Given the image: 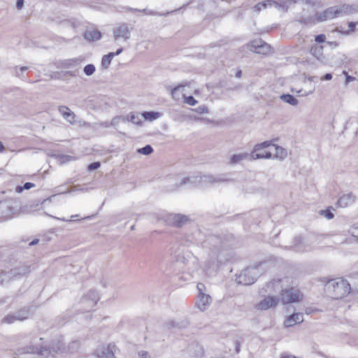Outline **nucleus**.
Returning a JSON list of instances; mask_svg holds the SVG:
<instances>
[{
  "label": "nucleus",
  "instance_id": "b1692460",
  "mask_svg": "<svg viewBox=\"0 0 358 358\" xmlns=\"http://www.w3.org/2000/svg\"><path fill=\"white\" fill-rule=\"evenodd\" d=\"M271 6H274L277 9L282 11L287 12L289 8V5L287 1L278 2L273 0H271Z\"/></svg>",
  "mask_w": 358,
  "mask_h": 358
},
{
  "label": "nucleus",
  "instance_id": "6ab92c4d",
  "mask_svg": "<svg viewBox=\"0 0 358 358\" xmlns=\"http://www.w3.org/2000/svg\"><path fill=\"white\" fill-rule=\"evenodd\" d=\"M250 156L252 159H270L272 157V154L271 152L264 150V149L259 152H255L254 148Z\"/></svg>",
  "mask_w": 358,
  "mask_h": 358
},
{
  "label": "nucleus",
  "instance_id": "c03bdc74",
  "mask_svg": "<svg viewBox=\"0 0 358 358\" xmlns=\"http://www.w3.org/2000/svg\"><path fill=\"white\" fill-rule=\"evenodd\" d=\"M320 215H324L328 220H331L332 218H334V215L333 213H331V211L330 210V209H327L325 210H322L320 211Z\"/></svg>",
  "mask_w": 358,
  "mask_h": 358
},
{
  "label": "nucleus",
  "instance_id": "603ef678",
  "mask_svg": "<svg viewBox=\"0 0 358 358\" xmlns=\"http://www.w3.org/2000/svg\"><path fill=\"white\" fill-rule=\"evenodd\" d=\"M76 124H78L79 126H82V127H91V124L87 122H85L84 120H76Z\"/></svg>",
  "mask_w": 358,
  "mask_h": 358
},
{
  "label": "nucleus",
  "instance_id": "49530a36",
  "mask_svg": "<svg viewBox=\"0 0 358 358\" xmlns=\"http://www.w3.org/2000/svg\"><path fill=\"white\" fill-rule=\"evenodd\" d=\"M8 279H10L8 277V272L6 273L4 271H1L0 273V284H3L4 282L8 281Z\"/></svg>",
  "mask_w": 358,
  "mask_h": 358
},
{
  "label": "nucleus",
  "instance_id": "7ed1b4c3",
  "mask_svg": "<svg viewBox=\"0 0 358 358\" xmlns=\"http://www.w3.org/2000/svg\"><path fill=\"white\" fill-rule=\"evenodd\" d=\"M21 350V353L37 354L44 357H48L50 355L51 357H54L55 354L65 352L66 347L61 341H57V343H53L52 345L48 348L41 347L39 348L36 346L29 345L22 349Z\"/></svg>",
  "mask_w": 358,
  "mask_h": 358
},
{
  "label": "nucleus",
  "instance_id": "de8ad7c7",
  "mask_svg": "<svg viewBox=\"0 0 358 358\" xmlns=\"http://www.w3.org/2000/svg\"><path fill=\"white\" fill-rule=\"evenodd\" d=\"M326 40V36L323 34L317 35L315 37V41L317 43H324Z\"/></svg>",
  "mask_w": 358,
  "mask_h": 358
},
{
  "label": "nucleus",
  "instance_id": "5fc2aeb1",
  "mask_svg": "<svg viewBox=\"0 0 358 358\" xmlns=\"http://www.w3.org/2000/svg\"><path fill=\"white\" fill-rule=\"evenodd\" d=\"M24 0H17L16 7L18 10H21L23 8Z\"/></svg>",
  "mask_w": 358,
  "mask_h": 358
},
{
  "label": "nucleus",
  "instance_id": "e2e57ef3",
  "mask_svg": "<svg viewBox=\"0 0 358 358\" xmlns=\"http://www.w3.org/2000/svg\"><path fill=\"white\" fill-rule=\"evenodd\" d=\"M351 229H358V222L353 224L351 226Z\"/></svg>",
  "mask_w": 358,
  "mask_h": 358
},
{
  "label": "nucleus",
  "instance_id": "6e6d98bb",
  "mask_svg": "<svg viewBox=\"0 0 358 358\" xmlns=\"http://www.w3.org/2000/svg\"><path fill=\"white\" fill-rule=\"evenodd\" d=\"M357 25V22H350L348 23V27L350 31H353L355 30V28Z\"/></svg>",
  "mask_w": 358,
  "mask_h": 358
},
{
  "label": "nucleus",
  "instance_id": "0e129e2a",
  "mask_svg": "<svg viewBox=\"0 0 358 358\" xmlns=\"http://www.w3.org/2000/svg\"><path fill=\"white\" fill-rule=\"evenodd\" d=\"M53 217L55 219L62 220V221H65V222H71V220H66L65 218H59V217Z\"/></svg>",
  "mask_w": 358,
  "mask_h": 358
},
{
  "label": "nucleus",
  "instance_id": "f8f14e48",
  "mask_svg": "<svg viewBox=\"0 0 358 358\" xmlns=\"http://www.w3.org/2000/svg\"><path fill=\"white\" fill-rule=\"evenodd\" d=\"M31 271L30 267L27 265H22L8 271V277L10 279L20 278L24 275H27Z\"/></svg>",
  "mask_w": 358,
  "mask_h": 358
},
{
  "label": "nucleus",
  "instance_id": "a19ab883",
  "mask_svg": "<svg viewBox=\"0 0 358 358\" xmlns=\"http://www.w3.org/2000/svg\"><path fill=\"white\" fill-rule=\"evenodd\" d=\"M35 186V185L32 182H25L24 184V186L23 187H17L16 190L17 192H22L23 189H31V187H34Z\"/></svg>",
  "mask_w": 358,
  "mask_h": 358
},
{
  "label": "nucleus",
  "instance_id": "4be33fe9",
  "mask_svg": "<svg viewBox=\"0 0 358 358\" xmlns=\"http://www.w3.org/2000/svg\"><path fill=\"white\" fill-rule=\"evenodd\" d=\"M273 145L275 147L274 157L280 159H283L287 156V152L285 149L279 145Z\"/></svg>",
  "mask_w": 358,
  "mask_h": 358
},
{
  "label": "nucleus",
  "instance_id": "c9c22d12",
  "mask_svg": "<svg viewBox=\"0 0 358 358\" xmlns=\"http://www.w3.org/2000/svg\"><path fill=\"white\" fill-rule=\"evenodd\" d=\"M95 66L94 64H90L84 67L83 71L86 76H92L95 72Z\"/></svg>",
  "mask_w": 358,
  "mask_h": 358
},
{
  "label": "nucleus",
  "instance_id": "a878e982",
  "mask_svg": "<svg viewBox=\"0 0 358 358\" xmlns=\"http://www.w3.org/2000/svg\"><path fill=\"white\" fill-rule=\"evenodd\" d=\"M280 99L285 103H287L292 106H296L299 103L298 100L291 94H282L280 96Z\"/></svg>",
  "mask_w": 358,
  "mask_h": 358
},
{
  "label": "nucleus",
  "instance_id": "9b49d317",
  "mask_svg": "<svg viewBox=\"0 0 358 358\" xmlns=\"http://www.w3.org/2000/svg\"><path fill=\"white\" fill-rule=\"evenodd\" d=\"M280 299L276 296H267L260 301L257 305L256 308L259 310H266L270 308L275 306Z\"/></svg>",
  "mask_w": 358,
  "mask_h": 358
},
{
  "label": "nucleus",
  "instance_id": "7c9ffc66",
  "mask_svg": "<svg viewBox=\"0 0 358 358\" xmlns=\"http://www.w3.org/2000/svg\"><path fill=\"white\" fill-rule=\"evenodd\" d=\"M142 116L144 117L145 120H154L159 117L160 113L157 112H144L142 114Z\"/></svg>",
  "mask_w": 358,
  "mask_h": 358
},
{
  "label": "nucleus",
  "instance_id": "774afa93",
  "mask_svg": "<svg viewBox=\"0 0 358 358\" xmlns=\"http://www.w3.org/2000/svg\"><path fill=\"white\" fill-rule=\"evenodd\" d=\"M352 236L355 238L356 241L358 242V236L355 235L354 234H352Z\"/></svg>",
  "mask_w": 358,
  "mask_h": 358
},
{
  "label": "nucleus",
  "instance_id": "4d7b16f0",
  "mask_svg": "<svg viewBox=\"0 0 358 358\" xmlns=\"http://www.w3.org/2000/svg\"><path fill=\"white\" fill-rule=\"evenodd\" d=\"M79 190H81V191H84V189L83 188H78V186H73L71 187V189L68 192H71V191H79ZM85 190H87V189H85Z\"/></svg>",
  "mask_w": 358,
  "mask_h": 358
},
{
  "label": "nucleus",
  "instance_id": "473e14b6",
  "mask_svg": "<svg viewBox=\"0 0 358 358\" xmlns=\"http://www.w3.org/2000/svg\"><path fill=\"white\" fill-rule=\"evenodd\" d=\"M298 22L306 25L314 24L316 22H317L315 18V15L314 17H310L306 18L301 17L298 20Z\"/></svg>",
  "mask_w": 358,
  "mask_h": 358
},
{
  "label": "nucleus",
  "instance_id": "20e7f679",
  "mask_svg": "<svg viewBox=\"0 0 358 358\" xmlns=\"http://www.w3.org/2000/svg\"><path fill=\"white\" fill-rule=\"evenodd\" d=\"M229 180L225 175L193 176L184 178L180 185H182L187 183L194 184L199 182L201 185H203L205 183L213 184L215 182H224Z\"/></svg>",
  "mask_w": 358,
  "mask_h": 358
},
{
  "label": "nucleus",
  "instance_id": "f3484780",
  "mask_svg": "<svg viewBox=\"0 0 358 358\" xmlns=\"http://www.w3.org/2000/svg\"><path fill=\"white\" fill-rule=\"evenodd\" d=\"M83 37L88 41H96L101 38L102 34L96 29H89L85 31Z\"/></svg>",
  "mask_w": 358,
  "mask_h": 358
},
{
  "label": "nucleus",
  "instance_id": "3c124183",
  "mask_svg": "<svg viewBox=\"0 0 358 358\" xmlns=\"http://www.w3.org/2000/svg\"><path fill=\"white\" fill-rule=\"evenodd\" d=\"M100 162H93L89 165L88 169L91 171L96 170L100 167Z\"/></svg>",
  "mask_w": 358,
  "mask_h": 358
},
{
  "label": "nucleus",
  "instance_id": "bf43d9fd",
  "mask_svg": "<svg viewBox=\"0 0 358 358\" xmlns=\"http://www.w3.org/2000/svg\"><path fill=\"white\" fill-rule=\"evenodd\" d=\"M332 78V75L331 73H326L324 76V80H330Z\"/></svg>",
  "mask_w": 358,
  "mask_h": 358
},
{
  "label": "nucleus",
  "instance_id": "69168bd1",
  "mask_svg": "<svg viewBox=\"0 0 358 358\" xmlns=\"http://www.w3.org/2000/svg\"><path fill=\"white\" fill-rule=\"evenodd\" d=\"M4 150V146L3 143L0 141V152H2Z\"/></svg>",
  "mask_w": 358,
  "mask_h": 358
},
{
  "label": "nucleus",
  "instance_id": "f257e3e1",
  "mask_svg": "<svg viewBox=\"0 0 358 358\" xmlns=\"http://www.w3.org/2000/svg\"><path fill=\"white\" fill-rule=\"evenodd\" d=\"M289 279L284 278L283 279L273 280L265 285L263 289L265 292H271L273 291L280 290L281 301L284 304L299 302L302 300L303 294L301 292L294 287H283V282H288Z\"/></svg>",
  "mask_w": 358,
  "mask_h": 358
},
{
  "label": "nucleus",
  "instance_id": "dca6fc26",
  "mask_svg": "<svg viewBox=\"0 0 358 358\" xmlns=\"http://www.w3.org/2000/svg\"><path fill=\"white\" fill-rule=\"evenodd\" d=\"M355 201V196L352 193H348L341 196L338 200V205L341 208H345Z\"/></svg>",
  "mask_w": 358,
  "mask_h": 358
},
{
  "label": "nucleus",
  "instance_id": "0eeeda50",
  "mask_svg": "<svg viewBox=\"0 0 358 358\" xmlns=\"http://www.w3.org/2000/svg\"><path fill=\"white\" fill-rule=\"evenodd\" d=\"M132 29L133 27H129V25L126 22L117 24L113 29L114 41H116L119 39H122L124 41L129 40L130 38Z\"/></svg>",
  "mask_w": 358,
  "mask_h": 358
},
{
  "label": "nucleus",
  "instance_id": "6e6552de",
  "mask_svg": "<svg viewBox=\"0 0 358 358\" xmlns=\"http://www.w3.org/2000/svg\"><path fill=\"white\" fill-rule=\"evenodd\" d=\"M196 288L199 292L198 300L196 301V306L201 311H204L210 305L212 302L211 297L209 294L205 293L206 286L203 283H198Z\"/></svg>",
  "mask_w": 358,
  "mask_h": 358
},
{
  "label": "nucleus",
  "instance_id": "f704fd0d",
  "mask_svg": "<svg viewBox=\"0 0 358 358\" xmlns=\"http://www.w3.org/2000/svg\"><path fill=\"white\" fill-rule=\"evenodd\" d=\"M137 152L144 155H150L153 152V148L151 145H147L143 148H139Z\"/></svg>",
  "mask_w": 358,
  "mask_h": 358
},
{
  "label": "nucleus",
  "instance_id": "ddd939ff",
  "mask_svg": "<svg viewBox=\"0 0 358 358\" xmlns=\"http://www.w3.org/2000/svg\"><path fill=\"white\" fill-rule=\"evenodd\" d=\"M59 111L62 115L63 117L71 124H76V116L68 107L64 106H59Z\"/></svg>",
  "mask_w": 358,
  "mask_h": 358
},
{
  "label": "nucleus",
  "instance_id": "f03ea898",
  "mask_svg": "<svg viewBox=\"0 0 358 358\" xmlns=\"http://www.w3.org/2000/svg\"><path fill=\"white\" fill-rule=\"evenodd\" d=\"M325 289L331 298L340 299L350 292L351 287L350 283L346 280L338 278L329 280L325 285Z\"/></svg>",
  "mask_w": 358,
  "mask_h": 358
},
{
  "label": "nucleus",
  "instance_id": "052dcab7",
  "mask_svg": "<svg viewBox=\"0 0 358 358\" xmlns=\"http://www.w3.org/2000/svg\"><path fill=\"white\" fill-rule=\"evenodd\" d=\"M126 10L127 11H130V12H135V11H138V9L128 7V8H126Z\"/></svg>",
  "mask_w": 358,
  "mask_h": 358
},
{
  "label": "nucleus",
  "instance_id": "393cba45",
  "mask_svg": "<svg viewBox=\"0 0 358 358\" xmlns=\"http://www.w3.org/2000/svg\"><path fill=\"white\" fill-rule=\"evenodd\" d=\"M248 157V153H240L234 155L230 158V163L232 164H238L241 162L242 160L245 159Z\"/></svg>",
  "mask_w": 358,
  "mask_h": 358
},
{
  "label": "nucleus",
  "instance_id": "aec40b11",
  "mask_svg": "<svg viewBox=\"0 0 358 358\" xmlns=\"http://www.w3.org/2000/svg\"><path fill=\"white\" fill-rule=\"evenodd\" d=\"M80 58H73L64 60L62 62V66L63 68H72L78 66L82 62Z\"/></svg>",
  "mask_w": 358,
  "mask_h": 358
},
{
  "label": "nucleus",
  "instance_id": "72a5a7b5",
  "mask_svg": "<svg viewBox=\"0 0 358 358\" xmlns=\"http://www.w3.org/2000/svg\"><path fill=\"white\" fill-rule=\"evenodd\" d=\"M126 117H129L128 122H131L135 124H140L141 123V120L138 115H136L134 113H131Z\"/></svg>",
  "mask_w": 358,
  "mask_h": 358
},
{
  "label": "nucleus",
  "instance_id": "4c0bfd02",
  "mask_svg": "<svg viewBox=\"0 0 358 358\" xmlns=\"http://www.w3.org/2000/svg\"><path fill=\"white\" fill-rule=\"evenodd\" d=\"M271 145L272 144L270 141H264L262 143L257 144L255 146V152L261 151V150H264V148L271 146Z\"/></svg>",
  "mask_w": 358,
  "mask_h": 358
},
{
  "label": "nucleus",
  "instance_id": "412c9836",
  "mask_svg": "<svg viewBox=\"0 0 358 358\" xmlns=\"http://www.w3.org/2000/svg\"><path fill=\"white\" fill-rule=\"evenodd\" d=\"M268 7H271V0H266L262 2H259L253 6L252 10L254 13H259L264 9H266Z\"/></svg>",
  "mask_w": 358,
  "mask_h": 358
},
{
  "label": "nucleus",
  "instance_id": "338daca9",
  "mask_svg": "<svg viewBox=\"0 0 358 358\" xmlns=\"http://www.w3.org/2000/svg\"><path fill=\"white\" fill-rule=\"evenodd\" d=\"M27 69V66H22L20 68V71H26Z\"/></svg>",
  "mask_w": 358,
  "mask_h": 358
},
{
  "label": "nucleus",
  "instance_id": "58836bf2",
  "mask_svg": "<svg viewBox=\"0 0 358 358\" xmlns=\"http://www.w3.org/2000/svg\"><path fill=\"white\" fill-rule=\"evenodd\" d=\"M270 50V45L264 42V43L260 46V48L257 50L256 53L258 54H266Z\"/></svg>",
  "mask_w": 358,
  "mask_h": 358
},
{
  "label": "nucleus",
  "instance_id": "423d86ee",
  "mask_svg": "<svg viewBox=\"0 0 358 358\" xmlns=\"http://www.w3.org/2000/svg\"><path fill=\"white\" fill-rule=\"evenodd\" d=\"M347 13V8L343 6H331L327 8L322 13L315 14L317 22H324L339 17Z\"/></svg>",
  "mask_w": 358,
  "mask_h": 358
},
{
  "label": "nucleus",
  "instance_id": "13d9d810",
  "mask_svg": "<svg viewBox=\"0 0 358 358\" xmlns=\"http://www.w3.org/2000/svg\"><path fill=\"white\" fill-rule=\"evenodd\" d=\"M123 51V49L122 48H119L117 50V51L115 52H110V54H113V57L115 56V55H120Z\"/></svg>",
  "mask_w": 358,
  "mask_h": 358
},
{
  "label": "nucleus",
  "instance_id": "8fccbe9b",
  "mask_svg": "<svg viewBox=\"0 0 358 358\" xmlns=\"http://www.w3.org/2000/svg\"><path fill=\"white\" fill-rule=\"evenodd\" d=\"M343 73L345 76V83L346 84H348L350 82L354 81L355 80V77L348 75L345 71H343Z\"/></svg>",
  "mask_w": 358,
  "mask_h": 358
},
{
  "label": "nucleus",
  "instance_id": "e433bc0d",
  "mask_svg": "<svg viewBox=\"0 0 358 358\" xmlns=\"http://www.w3.org/2000/svg\"><path fill=\"white\" fill-rule=\"evenodd\" d=\"M15 318L17 320H24L29 317V313L27 310H20L15 313Z\"/></svg>",
  "mask_w": 358,
  "mask_h": 358
},
{
  "label": "nucleus",
  "instance_id": "37998d69",
  "mask_svg": "<svg viewBox=\"0 0 358 358\" xmlns=\"http://www.w3.org/2000/svg\"><path fill=\"white\" fill-rule=\"evenodd\" d=\"M110 127V122L108 121L96 122L94 124V128H96V129H98V128H108Z\"/></svg>",
  "mask_w": 358,
  "mask_h": 358
},
{
  "label": "nucleus",
  "instance_id": "4468645a",
  "mask_svg": "<svg viewBox=\"0 0 358 358\" xmlns=\"http://www.w3.org/2000/svg\"><path fill=\"white\" fill-rule=\"evenodd\" d=\"M190 3V2H187V3H185L184 5H182L181 7L178 8H176L175 10H173L171 11H168L165 13H159L156 11H154V10H148L146 8H144L143 10H139L138 11L139 12H142L143 13H144L145 15H158V16H166L169 14H171V13H176L182 9H184L187 6H189Z\"/></svg>",
  "mask_w": 358,
  "mask_h": 358
},
{
  "label": "nucleus",
  "instance_id": "1a4fd4ad",
  "mask_svg": "<svg viewBox=\"0 0 358 358\" xmlns=\"http://www.w3.org/2000/svg\"><path fill=\"white\" fill-rule=\"evenodd\" d=\"M99 295L95 290H90L85 294L81 299V303L89 310L94 308L99 300Z\"/></svg>",
  "mask_w": 358,
  "mask_h": 358
},
{
  "label": "nucleus",
  "instance_id": "864d4df0",
  "mask_svg": "<svg viewBox=\"0 0 358 358\" xmlns=\"http://www.w3.org/2000/svg\"><path fill=\"white\" fill-rule=\"evenodd\" d=\"M138 356H139L141 358H150V354L148 353V352L145 351V350L140 351V352H138Z\"/></svg>",
  "mask_w": 358,
  "mask_h": 358
},
{
  "label": "nucleus",
  "instance_id": "bb28decb",
  "mask_svg": "<svg viewBox=\"0 0 358 358\" xmlns=\"http://www.w3.org/2000/svg\"><path fill=\"white\" fill-rule=\"evenodd\" d=\"M310 52L317 59H320L322 56V46L314 45L311 47Z\"/></svg>",
  "mask_w": 358,
  "mask_h": 358
},
{
  "label": "nucleus",
  "instance_id": "5701e85b",
  "mask_svg": "<svg viewBox=\"0 0 358 358\" xmlns=\"http://www.w3.org/2000/svg\"><path fill=\"white\" fill-rule=\"evenodd\" d=\"M210 243L212 244L213 249L212 253L214 255H217V252L220 251V248L222 247L220 243L221 241L219 237H213L210 239Z\"/></svg>",
  "mask_w": 358,
  "mask_h": 358
},
{
  "label": "nucleus",
  "instance_id": "ea45409f",
  "mask_svg": "<svg viewBox=\"0 0 358 358\" xmlns=\"http://www.w3.org/2000/svg\"><path fill=\"white\" fill-rule=\"evenodd\" d=\"M184 102L189 106H195L197 103V101L192 96H184Z\"/></svg>",
  "mask_w": 358,
  "mask_h": 358
},
{
  "label": "nucleus",
  "instance_id": "79ce46f5",
  "mask_svg": "<svg viewBox=\"0 0 358 358\" xmlns=\"http://www.w3.org/2000/svg\"><path fill=\"white\" fill-rule=\"evenodd\" d=\"M172 327H177L178 329L185 328L187 326L188 322L187 321H182L181 323H176L174 322H171L169 323Z\"/></svg>",
  "mask_w": 358,
  "mask_h": 358
},
{
  "label": "nucleus",
  "instance_id": "cd10ccee",
  "mask_svg": "<svg viewBox=\"0 0 358 358\" xmlns=\"http://www.w3.org/2000/svg\"><path fill=\"white\" fill-rule=\"evenodd\" d=\"M113 58V54H110V52L108 55H103L101 59V66L103 69H107L110 64Z\"/></svg>",
  "mask_w": 358,
  "mask_h": 358
},
{
  "label": "nucleus",
  "instance_id": "39448f33",
  "mask_svg": "<svg viewBox=\"0 0 358 358\" xmlns=\"http://www.w3.org/2000/svg\"><path fill=\"white\" fill-rule=\"evenodd\" d=\"M261 264L248 267L243 270L236 278L238 284L249 285L253 284L260 275L259 267Z\"/></svg>",
  "mask_w": 358,
  "mask_h": 358
},
{
  "label": "nucleus",
  "instance_id": "2eb2a0df",
  "mask_svg": "<svg viewBox=\"0 0 358 358\" xmlns=\"http://www.w3.org/2000/svg\"><path fill=\"white\" fill-rule=\"evenodd\" d=\"M303 321V315L301 313H294L290 315L285 321V325L287 327H292L296 324H300Z\"/></svg>",
  "mask_w": 358,
  "mask_h": 358
},
{
  "label": "nucleus",
  "instance_id": "2f4dec72",
  "mask_svg": "<svg viewBox=\"0 0 358 358\" xmlns=\"http://www.w3.org/2000/svg\"><path fill=\"white\" fill-rule=\"evenodd\" d=\"M185 85H178V86L175 87L174 88L171 89V96L174 99H180V94L179 92L181 89L184 88Z\"/></svg>",
  "mask_w": 358,
  "mask_h": 358
},
{
  "label": "nucleus",
  "instance_id": "c85d7f7f",
  "mask_svg": "<svg viewBox=\"0 0 358 358\" xmlns=\"http://www.w3.org/2000/svg\"><path fill=\"white\" fill-rule=\"evenodd\" d=\"M263 43L264 42L260 39L254 40L248 45V48L250 49V51L257 52V50Z\"/></svg>",
  "mask_w": 358,
  "mask_h": 358
},
{
  "label": "nucleus",
  "instance_id": "9d476101",
  "mask_svg": "<svg viewBox=\"0 0 358 358\" xmlns=\"http://www.w3.org/2000/svg\"><path fill=\"white\" fill-rule=\"evenodd\" d=\"M115 348L114 344L99 346L95 350V355L98 358H116L114 355Z\"/></svg>",
  "mask_w": 358,
  "mask_h": 358
},
{
  "label": "nucleus",
  "instance_id": "a211bd4d",
  "mask_svg": "<svg viewBox=\"0 0 358 358\" xmlns=\"http://www.w3.org/2000/svg\"><path fill=\"white\" fill-rule=\"evenodd\" d=\"M170 220L173 226L180 227L188 221V217L181 214H174L170 215Z\"/></svg>",
  "mask_w": 358,
  "mask_h": 358
},
{
  "label": "nucleus",
  "instance_id": "09e8293b",
  "mask_svg": "<svg viewBox=\"0 0 358 358\" xmlns=\"http://www.w3.org/2000/svg\"><path fill=\"white\" fill-rule=\"evenodd\" d=\"M196 111L199 114H204L208 113V108L205 106H200L196 109Z\"/></svg>",
  "mask_w": 358,
  "mask_h": 358
},
{
  "label": "nucleus",
  "instance_id": "c756f323",
  "mask_svg": "<svg viewBox=\"0 0 358 358\" xmlns=\"http://www.w3.org/2000/svg\"><path fill=\"white\" fill-rule=\"evenodd\" d=\"M129 120V117H124L122 115L114 117L110 122V127L117 126L120 122H125Z\"/></svg>",
  "mask_w": 358,
  "mask_h": 358
},
{
  "label": "nucleus",
  "instance_id": "a18cd8bd",
  "mask_svg": "<svg viewBox=\"0 0 358 358\" xmlns=\"http://www.w3.org/2000/svg\"><path fill=\"white\" fill-rule=\"evenodd\" d=\"M16 320L15 314L13 315H8L3 319V322L8 324H11L14 322Z\"/></svg>",
  "mask_w": 358,
  "mask_h": 358
},
{
  "label": "nucleus",
  "instance_id": "680f3d73",
  "mask_svg": "<svg viewBox=\"0 0 358 358\" xmlns=\"http://www.w3.org/2000/svg\"><path fill=\"white\" fill-rule=\"evenodd\" d=\"M39 242L38 239H34L30 243L29 245H36Z\"/></svg>",
  "mask_w": 358,
  "mask_h": 358
}]
</instances>
